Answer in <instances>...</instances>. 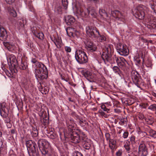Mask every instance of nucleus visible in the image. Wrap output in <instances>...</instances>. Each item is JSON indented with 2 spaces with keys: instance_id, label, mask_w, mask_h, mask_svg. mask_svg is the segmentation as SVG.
<instances>
[{
  "instance_id": "1",
  "label": "nucleus",
  "mask_w": 156,
  "mask_h": 156,
  "mask_svg": "<svg viewBox=\"0 0 156 156\" xmlns=\"http://www.w3.org/2000/svg\"><path fill=\"white\" fill-rule=\"evenodd\" d=\"M31 62L34 64L32 66L34 68V73L37 80L46 79L48 76V71L46 67L36 58H32Z\"/></svg>"
},
{
  "instance_id": "2",
  "label": "nucleus",
  "mask_w": 156,
  "mask_h": 156,
  "mask_svg": "<svg viewBox=\"0 0 156 156\" xmlns=\"http://www.w3.org/2000/svg\"><path fill=\"white\" fill-rule=\"evenodd\" d=\"M75 57L76 60L80 64H85L88 61V58L87 55L82 50H76Z\"/></svg>"
},
{
  "instance_id": "3",
  "label": "nucleus",
  "mask_w": 156,
  "mask_h": 156,
  "mask_svg": "<svg viewBox=\"0 0 156 156\" xmlns=\"http://www.w3.org/2000/svg\"><path fill=\"white\" fill-rule=\"evenodd\" d=\"M147 8L143 5H140L137 8L133 11V15L136 18L140 20L144 19L147 10Z\"/></svg>"
},
{
  "instance_id": "4",
  "label": "nucleus",
  "mask_w": 156,
  "mask_h": 156,
  "mask_svg": "<svg viewBox=\"0 0 156 156\" xmlns=\"http://www.w3.org/2000/svg\"><path fill=\"white\" fill-rule=\"evenodd\" d=\"M37 144L40 151L44 155L48 154V149L50 147L49 143L46 140L41 139L37 142Z\"/></svg>"
},
{
  "instance_id": "5",
  "label": "nucleus",
  "mask_w": 156,
  "mask_h": 156,
  "mask_svg": "<svg viewBox=\"0 0 156 156\" xmlns=\"http://www.w3.org/2000/svg\"><path fill=\"white\" fill-rule=\"evenodd\" d=\"M26 145L29 156H39L36 149L37 145L34 142L30 140H27Z\"/></svg>"
},
{
  "instance_id": "6",
  "label": "nucleus",
  "mask_w": 156,
  "mask_h": 156,
  "mask_svg": "<svg viewBox=\"0 0 156 156\" xmlns=\"http://www.w3.org/2000/svg\"><path fill=\"white\" fill-rule=\"evenodd\" d=\"M9 108L5 102H2L0 104V114L3 118H5L4 120L5 123L10 122V118L8 117Z\"/></svg>"
},
{
  "instance_id": "7",
  "label": "nucleus",
  "mask_w": 156,
  "mask_h": 156,
  "mask_svg": "<svg viewBox=\"0 0 156 156\" xmlns=\"http://www.w3.org/2000/svg\"><path fill=\"white\" fill-rule=\"evenodd\" d=\"M111 48L109 45H107L105 47L104 51L101 56L105 64L110 63L112 60Z\"/></svg>"
},
{
  "instance_id": "8",
  "label": "nucleus",
  "mask_w": 156,
  "mask_h": 156,
  "mask_svg": "<svg viewBox=\"0 0 156 156\" xmlns=\"http://www.w3.org/2000/svg\"><path fill=\"white\" fill-rule=\"evenodd\" d=\"M86 32L88 36L92 38H95L98 35H99V31L96 27H93L88 26L86 28Z\"/></svg>"
},
{
  "instance_id": "9",
  "label": "nucleus",
  "mask_w": 156,
  "mask_h": 156,
  "mask_svg": "<svg viewBox=\"0 0 156 156\" xmlns=\"http://www.w3.org/2000/svg\"><path fill=\"white\" fill-rule=\"evenodd\" d=\"M116 49L118 53L121 55L126 56L129 53V50L126 45L118 43L117 45Z\"/></svg>"
},
{
  "instance_id": "10",
  "label": "nucleus",
  "mask_w": 156,
  "mask_h": 156,
  "mask_svg": "<svg viewBox=\"0 0 156 156\" xmlns=\"http://www.w3.org/2000/svg\"><path fill=\"white\" fill-rule=\"evenodd\" d=\"M8 65L9 67L12 69H16L18 67V64L15 56L13 55H11L9 56V58L7 59Z\"/></svg>"
},
{
  "instance_id": "11",
  "label": "nucleus",
  "mask_w": 156,
  "mask_h": 156,
  "mask_svg": "<svg viewBox=\"0 0 156 156\" xmlns=\"http://www.w3.org/2000/svg\"><path fill=\"white\" fill-rule=\"evenodd\" d=\"M73 131L72 133L70 134V140L71 141L75 144L78 143L81 141V139L80 137V135H79V131L77 130L74 131L72 129Z\"/></svg>"
},
{
  "instance_id": "12",
  "label": "nucleus",
  "mask_w": 156,
  "mask_h": 156,
  "mask_svg": "<svg viewBox=\"0 0 156 156\" xmlns=\"http://www.w3.org/2000/svg\"><path fill=\"white\" fill-rule=\"evenodd\" d=\"M132 79L134 83L138 87H140L141 83V79L139 77V74L137 72L135 71H132L131 73Z\"/></svg>"
},
{
  "instance_id": "13",
  "label": "nucleus",
  "mask_w": 156,
  "mask_h": 156,
  "mask_svg": "<svg viewBox=\"0 0 156 156\" xmlns=\"http://www.w3.org/2000/svg\"><path fill=\"white\" fill-rule=\"evenodd\" d=\"M138 153L141 156H146L147 155V148L144 143H141L139 145Z\"/></svg>"
},
{
  "instance_id": "14",
  "label": "nucleus",
  "mask_w": 156,
  "mask_h": 156,
  "mask_svg": "<svg viewBox=\"0 0 156 156\" xmlns=\"http://www.w3.org/2000/svg\"><path fill=\"white\" fill-rule=\"evenodd\" d=\"M76 12L77 14L83 17H86L89 15V13L88 9L80 7H76Z\"/></svg>"
},
{
  "instance_id": "15",
  "label": "nucleus",
  "mask_w": 156,
  "mask_h": 156,
  "mask_svg": "<svg viewBox=\"0 0 156 156\" xmlns=\"http://www.w3.org/2000/svg\"><path fill=\"white\" fill-rule=\"evenodd\" d=\"M86 48L87 51L93 52L96 51V46L92 42L88 41L86 44Z\"/></svg>"
},
{
  "instance_id": "16",
  "label": "nucleus",
  "mask_w": 156,
  "mask_h": 156,
  "mask_svg": "<svg viewBox=\"0 0 156 156\" xmlns=\"http://www.w3.org/2000/svg\"><path fill=\"white\" fill-rule=\"evenodd\" d=\"M7 36L6 30L3 27H0V40L5 41L6 39Z\"/></svg>"
},
{
  "instance_id": "17",
  "label": "nucleus",
  "mask_w": 156,
  "mask_h": 156,
  "mask_svg": "<svg viewBox=\"0 0 156 156\" xmlns=\"http://www.w3.org/2000/svg\"><path fill=\"white\" fill-rule=\"evenodd\" d=\"M65 20L66 24L68 25H72L75 21V18L71 16L66 17Z\"/></svg>"
},
{
  "instance_id": "18",
  "label": "nucleus",
  "mask_w": 156,
  "mask_h": 156,
  "mask_svg": "<svg viewBox=\"0 0 156 156\" xmlns=\"http://www.w3.org/2000/svg\"><path fill=\"white\" fill-rule=\"evenodd\" d=\"M146 130L147 131V135H148L156 139V131L150 128H146Z\"/></svg>"
},
{
  "instance_id": "19",
  "label": "nucleus",
  "mask_w": 156,
  "mask_h": 156,
  "mask_svg": "<svg viewBox=\"0 0 156 156\" xmlns=\"http://www.w3.org/2000/svg\"><path fill=\"white\" fill-rule=\"evenodd\" d=\"M111 14L114 17L119 18L122 16V14L120 11L117 10H114L111 11Z\"/></svg>"
},
{
  "instance_id": "20",
  "label": "nucleus",
  "mask_w": 156,
  "mask_h": 156,
  "mask_svg": "<svg viewBox=\"0 0 156 156\" xmlns=\"http://www.w3.org/2000/svg\"><path fill=\"white\" fill-rule=\"evenodd\" d=\"M109 146L110 148L112 150H114L116 148V141L115 140L112 139L109 140Z\"/></svg>"
},
{
  "instance_id": "21",
  "label": "nucleus",
  "mask_w": 156,
  "mask_h": 156,
  "mask_svg": "<svg viewBox=\"0 0 156 156\" xmlns=\"http://www.w3.org/2000/svg\"><path fill=\"white\" fill-rule=\"evenodd\" d=\"M8 10L10 16L14 17L16 16L17 13L16 11L12 8H9Z\"/></svg>"
},
{
  "instance_id": "22",
  "label": "nucleus",
  "mask_w": 156,
  "mask_h": 156,
  "mask_svg": "<svg viewBox=\"0 0 156 156\" xmlns=\"http://www.w3.org/2000/svg\"><path fill=\"white\" fill-rule=\"evenodd\" d=\"M41 121L44 126H47L49 123V117L46 116L43 118L41 119Z\"/></svg>"
},
{
  "instance_id": "23",
  "label": "nucleus",
  "mask_w": 156,
  "mask_h": 156,
  "mask_svg": "<svg viewBox=\"0 0 156 156\" xmlns=\"http://www.w3.org/2000/svg\"><path fill=\"white\" fill-rule=\"evenodd\" d=\"M127 122V119L126 118H122L119 120V123L122 126H126Z\"/></svg>"
},
{
  "instance_id": "24",
  "label": "nucleus",
  "mask_w": 156,
  "mask_h": 156,
  "mask_svg": "<svg viewBox=\"0 0 156 156\" xmlns=\"http://www.w3.org/2000/svg\"><path fill=\"white\" fill-rule=\"evenodd\" d=\"M54 43L57 48L60 47V44L61 43V41L58 37L54 38Z\"/></svg>"
},
{
  "instance_id": "25",
  "label": "nucleus",
  "mask_w": 156,
  "mask_h": 156,
  "mask_svg": "<svg viewBox=\"0 0 156 156\" xmlns=\"http://www.w3.org/2000/svg\"><path fill=\"white\" fill-rule=\"evenodd\" d=\"M130 142L128 141L126 142L124 145V147L125 149L126 150V152L127 153H129L130 152L129 151L130 150Z\"/></svg>"
},
{
  "instance_id": "26",
  "label": "nucleus",
  "mask_w": 156,
  "mask_h": 156,
  "mask_svg": "<svg viewBox=\"0 0 156 156\" xmlns=\"http://www.w3.org/2000/svg\"><path fill=\"white\" fill-rule=\"evenodd\" d=\"M95 38L99 40L100 42L104 41H105L106 39V38L104 35H101L100 34L99 35H98L97 37Z\"/></svg>"
},
{
  "instance_id": "27",
  "label": "nucleus",
  "mask_w": 156,
  "mask_h": 156,
  "mask_svg": "<svg viewBox=\"0 0 156 156\" xmlns=\"http://www.w3.org/2000/svg\"><path fill=\"white\" fill-rule=\"evenodd\" d=\"M2 69L7 76L9 77H12V72L10 73L8 70L6 69L5 67L2 68Z\"/></svg>"
},
{
  "instance_id": "28",
  "label": "nucleus",
  "mask_w": 156,
  "mask_h": 156,
  "mask_svg": "<svg viewBox=\"0 0 156 156\" xmlns=\"http://www.w3.org/2000/svg\"><path fill=\"white\" fill-rule=\"evenodd\" d=\"M114 72L116 74L120 75L121 71L119 68L117 66H114L112 68Z\"/></svg>"
},
{
  "instance_id": "29",
  "label": "nucleus",
  "mask_w": 156,
  "mask_h": 156,
  "mask_svg": "<svg viewBox=\"0 0 156 156\" xmlns=\"http://www.w3.org/2000/svg\"><path fill=\"white\" fill-rule=\"evenodd\" d=\"M82 73L86 78L88 77L91 75L90 73L87 70H83L82 71Z\"/></svg>"
},
{
  "instance_id": "30",
  "label": "nucleus",
  "mask_w": 156,
  "mask_h": 156,
  "mask_svg": "<svg viewBox=\"0 0 156 156\" xmlns=\"http://www.w3.org/2000/svg\"><path fill=\"white\" fill-rule=\"evenodd\" d=\"M147 27L150 29H154L156 27V24L153 23L152 22L147 24Z\"/></svg>"
},
{
  "instance_id": "31",
  "label": "nucleus",
  "mask_w": 156,
  "mask_h": 156,
  "mask_svg": "<svg viewBox=\"0 0 156 156\" xmlns=\"http://www.w3.org/2000/svg\"><path fill=\"white\" fill-rule=\"evenodd\" d=\"M126 63L121 62H120L117 65L120 68H121L122 70H124L126 66Z\"/></svg>"
},
{
  "instance_id": "32",
  "label": "nucleus",
  "mask_w": 156,
  "mask_h": 156,
  "mask_svg": "<svg viewBox=\"0 0 156 156\" xmlns=\"http://www.w3.org/2000/svg\"><path fill=\"white\" fill-rule=\"evenodd\" d=\"M62 5L64 9H67L68 4V2L67 0H62Z\"/></svg>"
},
{
  "instance_id": "33",
  "label": "nucleus",
  "mask_w": 156,
  "mask_h": 156,
  "mask_svg": "<svg viewBox=\"0 0 156 156\" xmlns=\"http://www.w3.org/2000/svg\"><path fill=\"white\" fill-rule=\"evenodd\" d=\"M84 148L87 150H89L91 147V144L89 142H85L83 145Z\"/></svg>"
},
{
  "instance_id": "34",
  "label": "nucleus",
  "mask_w": 156,
  "mask_h": 156,
  "mask_svg": "<svg viewBox=\"0 0 156 156\" xmlns=\"http://www.w3.org/2000/svg\"><path fill=\"white\" fill-rule=\"evenodd\" d=\"M35 36L41 40H42L44 38V35L42 32H37V34H36V35Z\"/></svg>"
},
{
  "instance_id": "35",
  "label": "nucleus",
  "mask_w": 156,
  "mask_h": 156,
  "mask_svg": "<svg viewBox=\"0 0 156 156\" xmlns=\"http://www.w3.org/2000/svg\"><path fill=\"white\" fill-rule=\"evenodd\" d=\"M148 109L152 111H156V104H153L150 105L148 108Z\"/></svg>"
},
{
  "instance_id": "36",
  "label": "nucleus",
  "mask_w": 156,
  "mask_h": 156,
  "mask_svg": "<svg viewBox=\"0 0 156 156\" xmlns=\"http://www.w3.org/2000/svg\"><path fill=\"white\" fill-rule=\"evenodd\" d=\"M130 141L131 143V144L132 145L135 144L136 143V142L135 141V136L132 135V136L130 138Z\"/></svg>"
},
{
  "instance_id": "37",
  "label": "nucleus",
  "mask_w": 156,
  "mask_h": 156,
  "mask_svg": "<svg viewBox=\"0 0 156 156\" xmlns=\"http://www.w3.org/2000/svg\"><path fill=\"white\" fill-rule=\"evenodd\" d=\"M55 11L59 14L61 13L62 9L60 6H57L55 8Z\"/></svg>"
},
{
  "instance_id": "38",
  "label": "nucleus",
  "mask_w": 156,
  "mask_h": 156,
  "mask_svg": "<svg viewBox=\"0 0 156 156\" xmlns=\"http://www.w3.org/2000/svg\"><path fill=\"white\" fill-rule=\"evenodd\" d=\"M146 66L148 68H151L152 66V62L149 59L147 60L146 64Z\"/></svg>"
},
{
  "instance_id": "39",
  "label": "nucleus",
  "mask_w": 156,
  "mask_h": 156,
  "mask_svg": "<svg viewBox=\"0 0 156 156\" xmlns=\"http://www.w3.org/2000/svg\"><path fill=\"white\" fill-rule=\"evenodd\" d=\"M27 66L25 64V63L21 62L19 65V67L20 69L24 70L26 69Z\"/></svg>"
},
{
  "instance_id": "40",
  "label": "nucleus",
  "mask_w": 156,
  "mask_h": 156,
  "mask_svg": "<svg viewBox=\"0 0 156 156\" xmlns=\"http://www.w3.org/2000/svg\"><path fill=\"white\" fill-rule=\"evenodd\" d=\"M48 136L49 138L52 139H54L56 136V135L52 132L50 133Z\"/></svg>"
},
{
  "instance_id": "41",
  "label": "nucleus",
  "mask_w": 156,
  "mask_h": 156,
  "mask_svg": "<svg viewBox=\"0 0 156 156\" xmlns=\"http://www.w3.org/2000/svg\"><path fill=\"white\" fill-rule=\"evenodd\" d=\"M79 125L81 126H84L85 125L86 122L85 120H82L80 119L78 122Z\"/></svg>"
},
{
  "instance_id": "42",
  "label": "nucleus",
  "mask_w": 156,
  "mask_h": 156,
  "mask_svg": "<svg viewBox=\"0 0 156 156\" xmlns=\"http://www.w3.org/2000/svg\"><path fill=\"white\" fill-rule=\"evenodd\" d=\"M150 6L154 11H156V2H153V4H149Z\"/></svg>"
},
{
  "instance_id": "43",
  "label": "nucleus",
  "mask_w": 156,
  "mask_h": 156,
  "mask_svg": "<svg viewBox=\"0 0 156 156\" xmlns=\"http://www.w3.org/2000/svg\"><path fill=\"white\" fill-rule=\"evenodd\" d=\"M101 109L105 111L108 112L109 111V110L108 108H107L105 105L104 104L102 105L101 106Z\"/></svg>"
},
{
  "instance_id": "44",
  "label": "nucleus",
  "mask_w": 156,
  "mask_h": 156,
  "mask_svg": "<svg viewBox=\"0 0 156 156\" xmlns=\"http://www.w3.org/2000/svg\"><path fill=\"white\" fill-rule=\"evenodd\" d=\"M134 59H135V61L138 64H140L141 62V60L139 59V56L136 55L134 57Z\"/></svg>"
},
{
  "instance_id": "45",
  "label": "nucleus",
  "mask_w": 156,
  "mask_h": 156,
  "mask_svg": "<svg viewBox=\"0 0 156 156\" xmlns=\"http://www.w3.org/2000/svg\"><path fill=\"white\" fill-rule=\"evenodd\" d=\"M31 30L33 34L35 35L37 34V32L36 31V28L35 27H33L31 28Z\"/></svg>"
},
{
  "instance_id": "46",
  "label": "nucleus",
  "mask_w": 156,
  "mask_h": 156,
  "mask_svg": "<svg viewBox=\"0 0 156 156\" xmlns=\"http://www.w3.org/2000/svg\"><path fill=\"white\" fill-rule=\"evenodd\" d=\"M122 150H119L116 153V156H122Z\"/></svg>"
},
{
  "instance_id": "47",
  "label": "nucleus",
  "mask_w": 156,
  "mask_h": 156,
  "mask_svg": "<svg viewBox=\"0 0 156 156\" xmlns=\"http://www.w3.org/2000/svg\"><path fill=\"white\" fill-rule=\"evenodd\" d=\"M73 156H83V154L80 152L78 151H75L73 154Z\"/></svg>"
},
{
  "instance_id": "48",
  "label": "nucleus",
  "mask_w": 156,
  "mask_h": 156,
  "mask_svg": "<svg viewBox=\"0 0 156 156\" xmlns=\"http://www.w3.org/2000/svg\"><path fill=\"white\" fill-rule=\"evenodd\" d=\"M129 132L127 131H125L123 133L122 137H123L124 139L126 138L129 135Z\"/></svg>"
},
{
  "instance_id": "49",
  "label": "nucleus",
  "mask_w": 156,
  "mask_h": 156,
  "mask_svg": "<svg viewBox=\"0 0 156 156\" xmlns=\"http://www.w3.org/2000/svg\"><path fill=\"white\" fill-rule=\"evenodd\" d=\"M65 49L66 51L67 52H70L71 51V48L70 47L65 46Z\"/></svg>"
},
{
  "instance_id": "50",
  "label": "nucleus",
  "mask_w": 156,
  "mask_h": 156,
  "mask_svg": "<svg viewBox=\"0 0 156 156\" xmlns=\"http://www.w3.org/2000/svg\"><path fill=\"white\" fill-rule=\"evenodd\" d=\"M105 136L106 139L107 140H111L110 139V135L108 133H107L105 134Z\"/></svg>"
},
{
  "instance_id": "51",
  "label": "nucleus",
  "mask_w": 156,
  "mask_h": 156,
  "mask_svg": "<svg viewBox=\"0 0 156 156\" xmlns=\"http://www.w3.org/2000/svg\"><path fill=\"white\" fill-rule=\"evenodd\" d=\"M3 44L4 45V46L5 47H7L8 49H9L10 48V46H9V43L7 42H5V41H3Z\"/></svg>"
},
{
  "instance_id": "52",
  "label": "nucleus",
  "mask_w": 156,
  "mask_h": 156,
  "mask_svg": "<svg viewBox=\"0 0 156 156\" xmlns=\"http://www.w3.org/2000/svg\"><path fill=\"white\" fill-rule=\"evenodd\" d=\"M148 105L147 104H142L140 105V106L142 108H146L147 107Z\"/></svg>"
},
{
  "instance_id": "53",
  "label": "nucleus",
  "mask_w": 156,
  "mask_h": 156,
  "mask_svg": "<svg viewBox=\"0 0 156 156\" xmlns=\"http://www.w3.org/2000/svg\"><path fill=\"white\" fill-rule=\"evenodd\" d=\"M120 62H124L125 63H127V62L126 60L122 57H120Z\"/></svg>"
},
{
  "instance_id": "54",
  "label": "nucleus",
  "mask_w": 156,
  "mask_h": 156,
  "mask_svg": "<svg viewBox=\"0 0 156 156\" xmlns=\"http://www.w3.org/2000/svg\"><path fill=\"white\" fill-rule=\"evenodd\" d=\"M7 3L9 4H11L14 3L15 0H5Z\"/></svg>"
},
{
  "instance_id": "55",
  "label": "nucleus",
  "mask_w": 156,
  "mask_h": 156,
  "mask_svg": "<svg viewBox=\"0 0 156 156\" xmlns=\"http://www.w3.org/2000/svg\"><path fill=\"white\" fill-rule=\"evenodd\" d=\"M116 60V62L117 64L120 62V57H118L116 56H115V58Z\"/></svg>"
},
{
  "instance_id": "56",
  "label": "nucleus",
  "mask_w": 156,
  "mask_h": 156,
  "mask_svg": "<svg viewBox=\"0 0 156 156\" xmlns=\"http://www.w3.org/2000/svg\"><path fill=\"white\" fill-rule=\"evenodd\" d=\"M66 32L67 34L69 35V36L71 37V36L74 37V34L72 32H70L69 34L68 33V31L67 30H66Z\"/></svg>"
},
{
  "instance_id": "57",
  "label": "nucleus",
  "mask_w": 156,
  "mask_h": 156,
  "mask_svg": "<svg viewBox=\"0 0 156 156\" xmlns=\"http://www.w3.org/2000/svg\"><path fill=\"white\" fill-rule=\"evenodd\" d=\"M105 13V11L104 10H103L102 9H100L99 10V13L100 14L102 15V13Z\"/></svg>"
},
{
  "instance_id": "58",
  "label": "nucleus",
  "mask_w": 156,
  "mask_h": 156,
  "mask_svg": "<svg viewBox=\"0 0 156 156\" xmlns=\"http://www.w3.org/2000/svg\"><path fill=\"white\" fill-rule=\"evenodd\" d=\"M128 154L127 155V156H136V155H135L132 152H129V153H128Z\"/></svg>"
},
{
  "instance_id": "59",
  "label": "nucleus",
  "mask_w": 156,
  "mask_h": 156,
  "mask_svg": "<svg viewBox=\"0 0 156 156\" xmlns=\"http://www.w3.org/2000/svg\"><path fill=\"white\" fill-rule=\"evenodd\" d=\"M35 132H33V135L35 137L37 136L38 134V132L37 131H35Z\"/></svg>"
},
{
  "instance_id": "60",
  "label": "nucleus",
  "mask_w": 156,
  "mask_h": 156,
  "mask_svg": "<svg viewBox=\"0 0 156 156\" xmlns=\"http://www.w3.org/2000/svg\"><path fill=\"white\" fill-rule=\"evenodd\" d=\"M16 130L15 129H12L11 130V133L12 134H14L16 133Z\"/></svg>"
},
{
  "instance_id": "61",
  "label": "nucleus",
  "mask_w": 156,
  "mask_h": 156,
  "mask_svg": "<svg viewBox=\"0 0 156 156\" xmlns=\"http://www.w3.org/2000/svg\"><path fill=\"white\" fill-rule=\"evenodd\" d=\"M114 112L116 113H119L121 112L120 109L118 108H116L114 109Z\"/></svg>"
},
{
  "instance_id": "62",
  "label": "nucleus",
  "mask_w": 156,
  "mask_h": 156,
  "mask_svg": "<svg viewBox=\"0 0 156 156\" xmlns=\"http://www.w3.org/2000/svg\"><path fill=\"white\" fill-rule=\"evenodd\" d=\"M7 123V126L8 128H10L12 126V124L10 123V122H8Z\"/></svg>"
},
{
  "instance_id": "63",
  "label": "nucleus",
  "mask_w": 156,
  "mask_h": 156,
  "mask_svg": "<svg viewBox=\"0 0 156 156\" xmlns=\"http://www.w3.org/2000/svg\"><path fill=\"white\" fill-rule=\"evenodd\" d=\"M139 117L141 119H143L144 118V115L142 114H140L139 115Z\"/></svg>"
},
{
  "instance_id": "64",
  "label": "nucleus",
  "mask_w": 156,
  "mask_h": 156,
  "mask_svg": "<svg viewBox=\"0 0 156 156\" xmlns=\"http://www.w3.org/2000/svg\"><path fill=\"white\" fill-rule=\"evenodd\" d=\"M152 94L153 96L156 97V93L152 92Z\"/></svg>"
}]
</instances>
